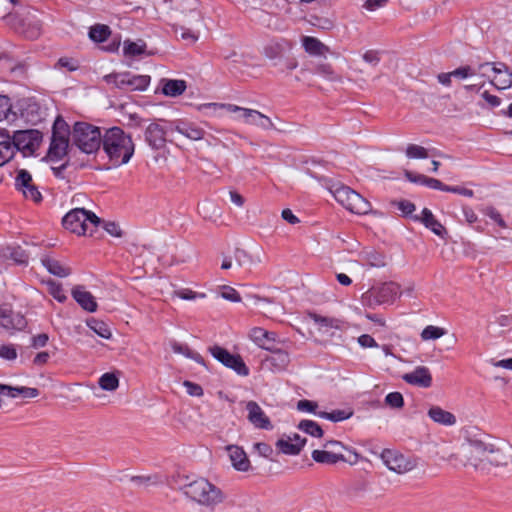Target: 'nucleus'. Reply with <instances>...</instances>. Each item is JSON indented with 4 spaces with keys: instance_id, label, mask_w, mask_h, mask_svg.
<instances>
[{
    "instance_id": "obj_10",
    "label": "nucleus",
    "mask_w": 512,
    "mask_h": 512,
    "mask_svg": "<svg viewBox=\"0 0 512 512\" xmlns=\"http://www.w3.org/2000/svg\"><path fill=\"white\" fill-rule=\"evenodd\" d=\"M490 69L495 76L490 83L497 89H507L512 86V71L502 62H484L478 65V71L483 78H489L486 70Z\"/></svg>"
},
{
    "instance_id": "obj_22",
    "label": "nucleus",
    "mask_w": 512,
    "mask_h": 512,
    "mask_svg": "<svg viewBox=\"0 0 512 512\" xmlns=\"http://www.w3.org/2000/svg\"><path fill=\"white\" fill-rule=\"evenodd\" d=\"M306 443V439L302 438L298 434H294L292 437L288 436L286 439L281 438L277 441L276 446L288 455H298Z\"/></svg>"
},
{
    "instance_id": "obj_7",
    "label": "nucleus",
    "mask_w": 512,
    "mask_h": 512,
    "mask_svg": "<svg viewBox=\"0 0 512 512\" xmlns=\"http://www.w3.org/2000/svg\"><path fill=\"white\" fill-rule=\"evenodd\" d=\"M68 147L69 126L61 117H57L53 124L48 156L51 160H60L67 154Z\"/></svg>"
},
{
    "instance_id": "obj_38",
    "label": "nucleus",
    "mask_w": 512,
    "mask_h": 512,
    "mask_svg": "<svg viewBox=\"0 0 512 512\" xmlns=\"http://www.w3.org/2000/svg\"><path fill=\"white\" fill-rule=\"evenodd\" d=\"M17 119V112L13 110L10 98L0 94V121L14 122Z\"/></svg>"
},
{
    "instance_id": "obj_23",
    "label": "nucleus",
    "mask_w": 512,
    "mask_h": 512,
    "mask_svg": "<svg viewBox=\"0 0 512 512\" xmlns=\"http://www.w3.org/2000/svg\"><path fill=\"white\" fill-rule=\"evenodd\" d=\"M415 220L420 221L425 225L426 228L430 229L434 234L441 238H446L447 230L446 228L434 217L432 212L424 208L421 212L420 216H415Z\"/></svg>"
},
{
    "instance_id": "obj_28",
    "label": "nucleus",
    "mask_w": 512,
    "mask_h": 512,
    "mask_svg": "<svg viewBox=\"0 0 512 512\" xmlns=\"http://www.w3.org/2000/svg\"><path fill=\"white\" fill-rule=\"evenodd\" d=\"M308 316L317 325L318 331L327 336H333V330L339 329V321L333 318L322 317L315 313H309Z\"/></svg>"
},
{
    "instance_id": "obj_41",
    "label": "nucleus",
    "mask_w": 512,
    "mask_h": 512,
    "mask_svg": "<svg viewBox=\"0 0 512 512\" xmlns=\"http://www.w3.org/2000/svg\"><path fill=\"white\" fill-rule=\"evenodd\" d=\"M319 417L328 419L332 422H339L346 419H349L353 415V411L351 409H337L331 412H319Z\"/></svg>"
},
{
    "instance_id": "obj_57",
    "label": "nucleus",
    "mask_w": 512,
    "mask_h": 512,
    "mask_svg": "<svg viewBox=\"0 0 512 512\" xmlns=\"http://www.w3.org/2000/svg\"><path fill=\"white\" fill-rule=\"evenodd\" d=\"M0 357L6 360H14L17 357V351L13 345H2L0 347Z\"/></svg>"
},
{
    "instance_id": "obj_36",
    "label": "nucleus",
    "mask_w": 512,
    "mask_h": 512,
    "mask_svg": "<svg viewBox=\"0 0 512 512\" xmlns=\"http://www.w3.org/2000/svg\"><path fill=\"white\" fill-rule=\"evenodd\" d=\"M405 175L411 182L420 183L433 189L445 191V187H447L441 181L435 178H430L424 175H413L409 171H406Z\"/></svg>"
},
{
    "instance_id": "obj_29",
    "label": "nucleus",
    "mask_w": 512,
    "mask_h": 512,
    "mask_svg": "<svg viewBox=\"0 0 512 512\" xmlns=\"http://www.w3.org/2000/svg\"><path fill=\"white\" fill-rule=\"evenodd\" d=\"M428 416L431 420L440 425L452 426L456 423V417L451 412L439 406H431L428 410Z\"/></svg>"
},
{
    "instance_id": "obj_14",
    "label": "nucleus",
    "mask_w": 512,
    "mask_h": 512,
    "mask_svg": "<svg viewBox=\"0 0 512 512\" xmlns=\"http://www.w3.org/2000/svg\"><path fill=\"white\" fill-rule=\"evenodd\" d=\"M172 2L177 13V23H179V19L185 18L187 21H192L193 24H201L202 17L198 10L197 0H172Z\"/></svg>"
},
{
    "instance_id": "obj_4",
    "label": "nucleus",
    "mask_w": 512,
    "mask_h": 512,
    "mask_svg": "<svg viewBox=\"0 0 512 512\" xmlns=\"http://www.w3.org/2000/svg\"><path fill=\"white\" fill-rule=\"evenodd\" d=\"M71 136L73 144L87 154L97 151L103 138L98 127L85 122L75 123Z\"/></svg>"
},
{
    "instance_id": "obj_47",
    "label": "nucleus",
    "mask_w": 512,
    "mask_h": 512,
    "mask_svg": "<svg viewBox=\"0 0 512 512\" xmlns=\"http://www.w3.org/2000/svg\"><path fill=\"white\" fill-rule=\"evenodd\" d=\"M299 429L304 431L305 433L314 436V437H322L323 436V430L318 425V423L312 421V420H302L299 425Z\"/></svg>"
},
{
    "instance_id": "obj_9",
    "label": "nucleus",
    "mask_w": 512,
    "mask_h": 512,
    "mask_svg": "<svg viewBox=\"0 0 512 512\" xmlns=\"http://www.w3.org/2000/svg\"><path fill=\"white\" fill-rule=\"evenodd\" d=\"M381 459L386 467L397 473L405 474L414 470L418 465L415 457L407 456L397 450L385 449L381 453Z\"/></svg>"
},
{
    "instance_id": "obj_51",
    "label": "nucleus",
    "mask_w": 512,
    "mask_h": 512,
    "mask_svg": "<svg viewBox=\"0 0 512 512\" xmlns=\"http://www.w3.org/2000/svg\"><path fill=\"white\" fill-rule=\"evenodd\" d=\"M406 156L412 159H425L428 157V151L422 146L410 144L407 146Z\"/></svg>"
},
{
    "instance_id": "obj_46",
    "label": "nucleus",
    "mask_w": 512,
    "mask_h": 512,
    "mask_svg": "<svg viewBox=\"0 0 512 512\" xmlns=\"http://www.w3.org/2000/svg\"><path fill=\"white\" fill-rule=\"evenodd\" d=\"M446 333L447 331L444 328L428 325L422 330L421 338L424 341L436 340L444 336Z\"/></svg>"
},
{
    "instance_id": "obj_42",
    "label": "nucleus",
    "mask_w": 512,
    "mask_h": 512,
    "mask_svg": "<svg viewBox=\"0 0 512 512\" xmlns=\"http://www.w3.org/2000/svg\"><path fill=\"white\" fill-rule=\"evenodd\" d=\"M87 325L97 335H99L100 337H102L104 339H110L112 337L110 328L103 321L91 319V320L87 321Z\"/></svg>"
},
{
    "instance_id": "obj_15",
    "label": "nucleus",
    "mask_w": 512,
    "mask_h": 512,
    "mask_svg": "<svg viewBox=\"0 0 512 512\" xmlns=\"http://www.w3.org/2000/svg\"><path fill=\"white\" fill-rule=\"evenodd\" d=\"M174 130L187 139L198 142L205 139L207 132L195 122L178 120L175 122Z\"/></svg>"
},
{
    "instance_id": "obj_18",
    "label": "nucleus",
    "mask_w": 512,
    "mask_h": 512,
    "mask_svg": "<svg viewBox=\"0 0 512 512\" xmlns=\"http://www.w3.org/2000/svg\"><path fill=\"white\" fill-rule=\"evenodd\" d=\"M237 112H241V118L248 125H254L264 130L274 127L271 119L257 110L240 107Z\"/></svg>"
},
{
    "instance_id": "obj_43",
    "label": "nucleus",
    "mask_w": 512,
    "mask_h": 512,
    "mask_svg": "<svg viewBox=\"0 0 512 512\" xmlns=\"http://www.w3.org/2000/svg\"><path fill=\"white\" fill-rule=\"evenodd\" d=\"M150 83V76L148 75H132L130 74V79H128V89L129 91L135 90H144Z\"/></svg>"
},
{
    "instance_id": "obj_11",
    "label": "nucleus",
    "mask_w": 512,
    "mask_h": 512,
    "mask_svg": "<svg viewBox=\"0 0 512 512\" xmlns=\"http://www.w3.org/2000/svg\"><path fill=\"white\" fill-rule=\"evenodd\" d=\"M14 186L26 200L36 204L42 201V194L34 182L32 175L27 170L20 169L17 171Z\"/></svg>"
},
{
    "instance_id": "obj_44",
    "label": "nucleus",
    "mask_w": 512,
    "mask_h": 512,
    "mask_svg": "<svg viewBox=\"0 0 512 512\" xmlns=\"http://www.w3.org/2000/svg\"><path fill=\"white\" fill-rule=\"evenodd\" d=\"M198 111H203L204 109H211L214 112L218 110H226L228 112L236 113L240 110V107L234 104H226V103H203L196 106Z\"/></svg>"
},
{
    "instance_id": "obj_62",
    "label": "nucleus",
    "mask_w": 512,
    "mask_h": 512,
    "mask_svg": "<svg viewBox=\"0 0 512 512\" xmlns=\"http://www.w3.org/2000/svg\"><path fill=\"white\" fill-rule=\"evenodd\" d=\"M104 230L114 237H121L122 236V230L120 226L115 222H105L103 225Z\"/></svg>"
},
{
    "instance_id": "obj_63",
    "label": "nucleus",
    "mask_w": 512,
    "mask_h": 512,
    "mask_svg": "<svg viewBox=\"0 0 512 512\" xmlns=\"http://www.w3.org/2000/svg\"><path fill=\"white\" fill-rule=\"evenodd\" d=\"M183 385L186 387L187 393L189 395L197 396V397L203 395V389H202V387L199 384H196V383H193V382H190V381H185L183 383Z\"/></svg>"
},
{
    "instance_id": "obj_8",
    "label": "nucleus",
    "mask_w": 512,
    "mask_h": 512,
    "mask_svg": "<svg viewBox=\"0 0 512 512\" xmlns=\"http://www.w3.org/2000/svg\"><path fill=\"white\" fill-rule=\"evenodd\" d=\"M333 195L338 203L352 213L367 214L371 209L370 203L348 186L337 187Z\"/></svg>"
},
{
    "instance_id": "obj_59",
    "label": "nucleus",
    "mask_w": 512,
    "mask_h": 512,
    "mask_svg": "<svg viewBox=\"0 0 512 512\" xmlns=\"http://www.w3.org/2000/svg\"><path fill=\"white\" fill-rule=\"evenodd\" d=\"M204 140L206 141V145L208 147L221 146L224 149H229V143L228 142L222 141L218 137H215V136H213L211 134H207L205 136Z\"/></svg>"
},
{
    "instance_id": "obj_25",
    "label": "nucleus",
    "mask_w": 512,
    "mask_h": 512,
    "mask_svg": "<svg viewBox=\"0 0 512 512\" xmlns=\"http://www.w3.org/2000/svg\"><path fill=\"white\" fill-rule=\"evenodd\" d=\"M229 452V457L232 463V466L241 472H246L250 468V461L245 453V451L236 445H230L227 447Z\"/></svg>"
},
{
    "instance_id": "obj_16",
    "label": "nucleus",
    "mask_w": 512,
    "mask_h": 512,
    "mask_svg": "<svg viewBox=\"0 0 512 512\" xmlns=\"http://www.w3.org/2000/svg\"><path fill=\"white\" fill-rule=\"evenodd\" d=\"M145 142L154 150L162 149L166 144V130L159 123H151L144 132Z\"/></svg>"
},
{
    "instance_id": "obj_40",
    "label": "nucleus",
    "mask_w": 512,
    "mask_h": 512,
    "mask_svg": "<svg viewBox=\"0 0 512 512\" xmlns=\"http://www.w3.org/2000/svg\"><path fill=\"white\" fill-rule=\"evenodd\" d=\"M20 32L25 38L29 40H35L41 35L42 26L37 20L24 22Z\"/></svg>"
},
{
    "instance_id": "obj_35",
    "label": "nucleus",
    "mask_w": 512,
    "mask_h": 512,
    "mask_svg": "<svg viewBox=\"0 0 512 512\" xmlns=\"http://www.w3.org/2000/svg\"><path fill=\"white\" fill-rule=\"evenodd\" d=\"M186 87V82L184 80H165L162 87V92L166 96L177 97L184 93Z\"/></svg>"
},
{
    "instance_id": "obj_56",
    "label": "nucleus",
    "mask_w": 512,
    "mask_h": 512,
    "mask_svg": "<svg viewBox=\"0 0 512 512\" xmlns=\"http://www.w3.org/2000/svg\"><path fill=\"white\" fill-rule=\"evenodd\" d=\"M55 66L57 68H66L68 71H75L78 69L79 64L73 58L62 57L57 61Z\"/></svg>"
},
{
    "instance_id": "obj_34",
    "label": "nucleus",
    "mask_w": 512,
    "mask_h": 512,
    "mask_svg": "<svg viewBox=\"0 0 512 512\" xmlns=\"http://www.w3.org/2000/svg\"><path fill=\"white\" fill-rule=\"evenodd\" d=\"M266 360L275 368L277 371L285 370L290 363V356L288 352L284 350H273L272 354L266 358Z\"/></svg>"
},
{
    "instance_id": "obj_45",
    "label": "nucleus",
    "mask_w": 512,
    "mask_h": 512,
    "mask_svg": "<svg viewBox=\"0 0 512 512\" xmlns=\"http://www.w3.org/2000/svg\"><path fill=\"white\" fill-rule=\"evenodd\" d=\"M110 35V29L107 25L97 24L91 27L89 37L96 42L107 40Z\"/></svg>"
},
{
    "instance_id": "obj_54",
    "label": "nucleus",
    "mask_w": 512,
    "mask_h": 512,
    "mask_svg": "<svg viewBox=\"0 0 512 512\" xmlns=\"http://www.w3.org/2000/svg\"><path fill=\"white\" fill-rule=\"evenodd\" d=\"M385 403L392 408H401L404 405V399L401 393L391 392L385 397Z\"/></svg>"
},
{
    "instance_id": "obj_20",
    "label": "nucleus",
    "mask_w": 512,
    "mask_h": 512,
    "mask_svg": "<svg viewBox=\"0 0 512 512\" xmlns=\"http://www.w3.org/2000/svg\"><path fill=\"white\" fill-rule=\"evenodd\" d=\"M201 24H193L192 21L187 19H179V23L175 25V33L179 34L181 39L187 43H195L199 38V28Z\"/></svg>"
},
{
    "instance_id": "obj_60",
    "label": "nucleus",
    "mask_w": 512,
    "mask_h": 512,
    "mask_svg": "<svg viewBox=\"0 0 512 512\" xmlns=\"http://www.w3.org/2000/svg\"><path fill=\"white\" fill-rule=\"evenodd\" d=\"M323 448H326L328 451L337 454H343V450L346 449V447L341 442L336 440H330L325 442Z\"/></svg>"
},
{
    "instance_id": "obj_49",
    "label": "nucleus",
    "mask_w": 512,
    "mask_h": 512,
    "mask_svg": "<svg viewBox=\"0 0 512 512\" xmlns=\"http://www.w3.org/2000/svg\"><path fill=\"white\" fill-rule=\"evenodd\" d=\"M0 319H1L2 326H4L5 328L21 329L25 325V320L22 316L16 315L15 321H13V320H10V316L6 315L5 311H1V310H0Z\"/></svg>"
},
{
    "instance_id": "obj_6",
    "label": "nucleus",
    "mask_w": 512,
    "mask_h": 512,
    "mask_svg": "<svg viewBox=\"0 0 512 512\" xmlns=\"http://www.w3.org/2000/svg\"><path fill=\"white\" fill-rule=\"evenodd\" d=\"M401 296V287L390 281L371 287L362 295V302L370 308L380 305H392Z\"/></svg>"
},
{
    "instance_id": "obj_12",
    "label": "nucleus",
    "mask_w": 512,
    "mask_h": 512,
    "mask_svg": "<svg viewBox=\"0 0 512 512\" xmlns=\"http://www.w3.org/2000/svg\"><path fill=\"white\" fill-rule=\"evenodd\" d=\"M41 134L37 130L17 131L11 140L14 151L19 150L24 155L33 154L40 145Z\"/></svg>"
},
{
    "instance_id": "obj_61",
    "label": "nucleus",
    "mask_w": 512,
    "mask_h": 512,
    "mask_svg": "<svg viewBox=\"0 0 512 512\" xmlns=\"http://www.w3.org/2000/svg\"><path fill=\"white\" fill-rule=\"evenodd\" d=\"M358 343L361 347L363 348H376L378 347V344L377 342L375 341V339L368 335V334H363L361 336L358 337Z\"/></svg>"
},
{
    "instance_id": "obj_37",
    "label": "nucleus",
    "mask_w": 512,
    "mask_h": 512,
    "mask_svg": "<svg viewBox=\"0 0 512 512\" xmlns=\"http://www.w3.org/2000/svg\"><path fill=\"white\" fill-rule=\"evenodd\" d=\"M130 480L140 487L157 486L163 484L162 476L158 473L135 475L132 476Z\"/></svg>"
},
{
    "instance_id": "obj_48",
    "label": "nucleus",
    "mask_w": 512,
    "mask_h": 512,
    "mask_svg": "<svg viewBox=\"0 0 512 512\" xmlns=\"http://www.w3.org/2000/svg\"><path fill=\"white\" fill-rule=\"evenodd\" d=\"M99 386L103 390L114 391L119 386V379L113 373H105L99 379Z\"/></svg>"
},
{
    "instance_id": "obj_32",
    "label": "nucleus",
    "mask_w": 512,
    "mask_h": 512,
    "mask_svg": "<svg viewBox=\"0 0 512 512\" xmlns=\"http://www.w3.org/2000/svg\"><path fill=\"white\" fill-rule=\"evenodd\" d=\"M302 43L305 51L314 56H324L329 51L326 45L314 37L305 36Z\"/></svg>"
},
{
    "instance_id": "obj_26",
    "label": "nucleus",
    "mask_w": 512,
    "mask_h": 512,
    "mask_svg": "<svg viewBox=\"0 0 512 512\" xmlns=\"http://www.w3.org/2000/svg\"><path fill=\"white\" fill-rule=\"evenodd\" d=\"M291 48L290 42L285 39L270 40L263 47V54L273 60L280 58L284 52Z\"/></svg>"
},
{
    "instance_id": "obj_30",
    "label": "nucleus",
    "mask_w": 512,
    "mask_h": 512,
    "mask_svg": "<svg viewBox=\"0 0 512 512\" xmlns=\"http://www.w3.org/2000/svg\"><path fill=\"white\" fill-rule=\"evenodd\" d=\"M4 132L5 130H0V167L10 161L15 154L14 145L9 135Z\"/></svg>"
},
{
    "instance_id": "obj_31",
    "label": "nucleus",
    "mask_w": 512,
    "mask_h": 512,
    "mask_svg": "<svg viewBox=\"0 0 512 512\" xmlns=\"http://www.w3.org/2000/svg\"><path fill=\"white\" fill-rule=\"evenodd\" d=\"M42 264L51 274L55 276L67 277L71 274V268L56 259L45 257L42 259Z\"/></svg>"
},
{
    "instance_id": "obj_3",
    "label": "nucleus",
    "mask_w": 512,
    "mask_h": 512,
    "mask_svg": "<svg viewBox=\"0 0 512 512\" xmlns=\"http://www.w3.org/2000/svg\"><path fill=\"white\" fill-rule=\"evenodd\" d=\"M181 490L192 501L206 507H214L224 499L222 491L204 478L184 485Z\"/></svg>"
},
{
    "instance_id": "obj_50",
    "label": "nucleus",
    "mask_w": 512,
    "mask_h": 512,
    "mask_svg": "<svg viewBox=\"0 0 512 512\" xmlns=\"http://www.w3.org/2000/svg\"><path fill=\"white\" fill-rule=\"evenodd\" d=\"M48 287V292L59 302H64L67 297L62 289L60 283H57L53 280H49L46 282Z\"/></svg>"
},
{
    "instance_id": "obj_39",
    "label": "nucleus",
    "mask_w": 512,
    "mask_h": 512,
    "mask_svg": "<svg viewBox=\"0 0 512 512\" xmlns=\"http://www.w3.org/2000/svg\"><path fill=\"white\" fill-rule=\"evenodd\" d=\"M362 259L369 267L382 268L386 265L385 256L375 250L363 252Z\"/></svg>"
},
{
    "instance_id": "obj_21",
    "label": "nucleus",
    "mask_w": 512,
    "mask_h": 512,
    "mask_svg": "<svg viewBox=\"0 0 512 512\" xmlns=\"http://www.w3.org/2000/svg\"><path fill=\"white\" fill-rule=\"evenodd\" d=\"M72 297L80 305L82 309L87 312L93 313L97 310V302L95 297L84 286H75L71 291Z\"/></svg>"
},
{
    "instance_id": "obj_52",
    "label": "nucleus",
    "mask_w": 512,
    "mask_h": 512,
    "mask_svg": "<svg viewBox=\"0 0 512 512\" xmlns=\"http://www.w3.org/2000/svg\"><path fill=\"white\" fill-rule=\"evenodd\" d=\"M478 67L474 68L472 66H461L453 71H451L452 77L458 79H466L470 76L476 75L478 73Z\"/></svg>"
},
{
    "instance_id": "obj_13",
    "label": "nucleus",
    "mask_w": 512,
    "mask_h": 512,
    "mask_svg": "<svg viewBox=\"0 0 512 512\" xmlns=\"http://www.w3.org/2000/svg\"><path fill=\"white\" fill-rule=\"evenodd\" d=\"M209 351L215 359L224 366L233 369L239 375L247 376L249 374V369L240 355L231 354L228 350L218 345L210 347Z\"/></svg>"
},
{
    "instance_id": "obj_17",
    "label": "nucleus",
    "mask_w": 512,
    "mask_h": 512,
    "mask_svg": "<svg viewBox=\"0 0 512 512\" xmlns=\"http://www.w3.org/2000/svg\"><path fill=\"white\" fill-rule=\"evenodd\" d=\"M246 410L248 413L247 418L253 426L266 430L272 429L269 418L255 401L247 402Z\"/></svg>"
},
{
    "instance_id": "obj_55",
    "label": "nucleus",
    "mask_w": 512,
    "mask_h": 512,
    "mask_svg": "<svg viewBox=\"0 0 512 512\" xmlns=\"http://www.w3.org/2000/svg\"><path fill=\"white\" fill-rule=\"evenodd\" d=\"M221 296L226 299V300H229L231 302H240L241 301V297L239 295V293L232 287L230 286H223L221 288Z\"/></svg>"
},
{
    "instance_id": "obj_2",
    "label": "nucleus",
    "mask_w": 512,
    "mask_h": 512,
    "mask_svg": "<svg viewBox=\"0 0 512 512\" xmlns=\"http://www.w3.org/2000/svg\"><path fill=\"white\" fill-rule=\"evenodd\" d=\"M101 144L113 167L127 164L135 152L132 136L120 127L106 130Z\"/></svg>"
},
{
    "instance_id": "obj_5",
    "label": "nucleus",
    "mask_w": 512,
    "mask_h": 512,
    "mask_svg": "<svg viewBox=\"0 0 512 512\" xmlns=\"http://www.w3.org/2000/svg\"><path fill=\"white\" fill-rule=\"evenodd\" d=\"M99 224L100 218L84 208L72 209L63 218L64 227L78 235H92Z\"/></svg>"
},
{
    "instance_id": "obj_1",
    "label": "nucleus",
    "mask_w": 512,
    "mask_h": 512,
    "mask_svg": "<svg viewBox=\"0 0 512 512\" xmlns=\"http://www.w3.org/2000/svg\"><path fill=\"white\" fill-rule=\"evenodd\" d=\"M460 454L463 464L475 469L487 465L506 466L512 462V446L490 437L468 438Z\"/></svg>"
},
{
    "instance_id": "obj_27",
    "label": "nucleus",
    "mask_w": 512,
    "mask_h": 512,
    "mask_svg": "<svg viewBox=\"0 0 512 512\" xmlns=\"http://www.w3.org/2000/svg\"><path fill=\"white\" fill-rule=\"evenodd\" d=\"M6 395L10 398L24 397V398H35L39 395V391L36 388L31 387H14L10 385L0 384V396Z\"/></svg>"
},
{
    "instance_id": "obj_24",
    "label": "nucleus",
    "mask_w": 512,
    "mask_h": 512,
    "mask_svg": "<svg viewBox=\"0 0 512 512\" xmlns=\"http://www.w3.org/2000/svg\"><path fill=\"white\" fill-rule=\"evenodd\" d=\"M249 336L251 340L257 344L260 348L270 350L273 349V344L275 342V334L269 332L263 328L255 327L251 329Z\"/></svg>"
},
{
    "instance_id": "obj_33",
    "label": "nucleus",
    "mask_w": 512,
    "mask_h": 512,
    "mask_svg": "<svg viewBox=\"0 0 512 512\" xmlns=\"http://www.w3.org/2000/svg\"><path fill=\"white\" fill-rule=\"evenodd\" d=\"M312 459L315 462L322 464H335L346 460L343 454L330 452L326 448H323L322 450H314L312 452Z\"/></svg>"
},
{
    "instance_id": "obj_19",
    "label": "nucleus",
    "mask_w": 512,
    "mask_h": 512,
    "mask_svg": "<svg viewBox=\"0 0 512 512\" xmlns=\"http://www.w3.org/2000/svg\"><path fill=\"white\" fill-rule=\"evenodd\" d=\"M402 378L406 383L422 388H429L432 385V375L425 366L416 367L412 372L405 373Z\"/></svg>"
},
{
    "instance_id": "obj_58",
    "label": "nucleus",
    "mask_w": 512,
    "mask_h": 512,
    "mask_svg": "<svg viewBox=\"0 0 512 512\" xmlns=\"http://www.w3.org/2000/svg\"><path fill=\"white\" fill-rule=\"evenodd\" d=\"M316 72L330 80H338L339 79V77L337 75H335L332 67L328 64L319 65L316 68Z\"/></svg>"
},
{
    "instance_id": "obj_53",
    "label": "nucleus",
    "mask_w": 512,
    "mask_h": 512,
    "mask_svg": "<svg viewBox=\"0 0 512 512\" xmlns=\"http://www.w3.org/2000/svg\"><path fill=\"white\" fill-rule=\"evenodd\" d=\"M145 44H139L136 42L125 41L124 42V53L130 56L140 55L144 52Z\"/></svg>"
},
{
    "instance_id": "obj_64",
    "label": "nucleus",
    "mask_w": 512,
    "mask_h": 512,
    "mask_svg": "<svg viewBox=\"0 0 512 512\" xmlns=\"http://www.w3.org/2000/svg\"><path fill=\"white\" fill-rule=\"evenodd\" d=\"M10 259H12L17 264H24L27 262L28 257L23 250L18 248V249H14L10 253Z\"/></svg>"
}]
</instances>
